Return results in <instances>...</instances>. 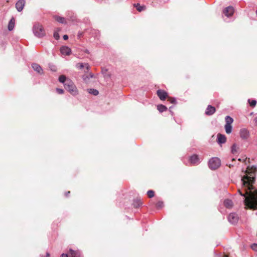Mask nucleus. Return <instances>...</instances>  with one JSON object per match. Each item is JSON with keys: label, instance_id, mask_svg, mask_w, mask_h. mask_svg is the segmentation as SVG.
Wrapping results in <instances>:
<instances>
[{"label": "nucleus", "instance_id": "1", "mask_svg": "<svg viewBox=\"0 0 257 257\" xmlns=\"http://www.w3.org/2000/svg\"><path fill=\"white\" fill-rule=\"evenodd\" d=\"M241 187L238 189L241 196L244 197L246 207L257 209V188L253 184L255 181V172L248 168L241 177Z\"/></svg>", "mask_w": 257, "mask_h": 257}, {"label": "nucleus", "instance_id": "2", "mask_svg": "<svg viewBox=\"0 0 257 257\" xmlns=\"http://www.w3.org/2000/svg\"><path fill=\"white\" fill-rule=\"evenodd\" d=\"M65 88L68 90L72 95H76L78 94V91L74 83L70 80H67L64 83Z\"/></svg>", "mask_w": 257, "mask_h": 257}, {"label": "nucleus", "instance_id": "3", "mask_svg": "<svg viewBox=\"0 0 257 257\" xmlns=\"http://www.w3.org/2000/svg\"><path fill=\"white\" fill-rule=\"evenodd\" d=\"M33 30L34 35L37 37H42L45 34L44 30L39 24L34 25Z\"/></svg>", "mask_w": 257, "mask_h": 257}, {"label": "nucleus", "instance_id": "4", "mask_svg": "<svg viewBox=\"0 0 257 257\" xmlns=\"http://www.w3.org/2000/svg\"><path fill=\"white\" fill-rule=\"evenodd\" d=\"M221 165V161L217 157H213L208 162V166L211 170L217 169Z\"/></svg>", "mask_w": 257, "mask_h": 257}, {"label": "nucleus", "instance_id": "5", "mask_svg": "<svg viewBox=\"0 0 257 257\" xmlns=\"http://www.w3.org/2000/svg\"><path fill=\"white\" fill-rule=\"evenodd\" d=\"M80 252L79 251H74L72 249L69 250V254L62 253L61 257H80Z\"/></svg>", "mask_w": 257, "mask_h": 257}, {"label": "nucleus", "instance_id": "6", "mask_svg": "<svg viewBox=\"0 0 257 257\" xmlns=\"http://www.w3.org/2000/svg\"><path fill=\"white\" fill-rule=\"evenodd\" d=\"M228 220L231 224H235L238 222V216L235 213H231L228 216Z\"/></svg>", "mask_w": 257, "mask_h": 257}, {"label": "nucleus", "instance_id": "7", "mask_svg": "<svg viewBox=\"0 0 257 257\" xmlns=\"http://www.w3.org/2000/svg\"><path fill=\"white\" fill-rule=\"evenodd\" d=\"M234 12V8L231 6H228L223 10V13L227 17H230L232 16Z\"/></svg>", "mask_w": 257, "mask_h": 257}, {"label": "nucleus", "instance_id": "8", "mask_svg": "<svg viewBox=\"0 0 257 257\" xmlns=\"http://www.w3.org/2000/svg\"><path fill=\"white\" fill-rule=\"evenodd\" d=\"M189 162L192 165H196L200 163V160L198 156L193 155L190 157Z\"/></svg>", "mask_w": 257, "mask_h": 257}, {"label": "nucleus", "instance_id": "9", "mask_svg": "<svg viewBox=\"0 0 257 257\" xmlns=\"http://www.w3.org/2000/svg\"><path fill=\"white\" fill-rule=\"evenodd\" d=\"M25 5V0H19L16 4V8L18 12H21Z\"/></svg>", "mask_w": 257, "mask_h": 257}, {"label": "nucleus", "instance_id": "10", "mask_svg": "<svg viewBox=\"0 0 257 257\" xmlns=\"http://www.w3.org/2000/svg\"><path fill=\"white\" fill-rule=\"evenodd\" d=\"M60 52L62 55L69 56L71 53V50L67 46H62L60 48Z\"/></svg>", "mask_w": 257, "mask_h": 257}, {"label": "nucleus", "instance_id": "11", "mask_svg": "<svg viewBox=\"0 0 257 257\" xmlns=\"http://www.w3.org/2000/svg\"><path fill=\"white\" fill-rule=\"evenodd\" d=\"M76 67L77 68L80 70H81L83 68H85L87 70V71H86V72H88L90 69V66L87 63H78L76 65Z\"/></svg>", "mask_w": 257, "mask_h": 257}, {"label": "nucleus", "instance_id": "12", "mask_svg": "<svg viewBox=\"0 0 257 257\" xmlns=\"http://www.w3.org/2000/svg\"><path fill=\"white\" fill-rule=\"evenodd\" d=\"M240 137L242 139H247L249 137V132L245 128H242L240 130Z\"/></svg>", "mask_w": 257, "mask_h": 257}, {"label": "nucleus", "instance_id": "13", "mask_svg": "<svg viewBox=\"0 0 257 257\" xmlns=\"http://www.w3.org/2000/svg\"><path fill=\"white\" fill-rule=\"evenodd\" d=\"M157 93L158 97L161 100H164L167 96V93L162 90H158Z\"/></svg>", "mask_w": 257, "mask_h": 257}, {"label": "nucleus", "instance_id": "14", "mask_svg": "<svg viewBox=\"0 0 257 257\" xmlns=\"http://www.w3.org/2000/svg\"><path fill=\"white\" fill-rule=\"evenodd\" d=\"M226 141L225 135L218 134L217 136V142L219 144H224Z\"/></svg>", "mask_w": 257, "mask_h": 257}, {"label": "nucleus", "instance_id": "15", "mask_svg": "<svg viewBox=\"0 0 257 257\" xmlns=\"http://www.w3.org/2000/svg\"><path fill=\"white\" fill-rule=\"evenodd\" d=\"M215 108L211 105H208L205 110V114L207 115H211L215 112Z\"/></svg>", "mask_w": 257, "mask_h": 257}, {"label": "nucleus", "instance_id": "16", "mask_svg": "<svg viewBox=\"0 0 257 257\" xmlns=\"http://www.w3.org/2000/svg\"><path fill=\"white\" fill-rule=\"evenodd\" d=\"M32 67L34 70L36 71L37 73L39 74H42L43 73V69L41 67L36 63H34L32 64Z\"/></svg>", "mask_w": 257, "mask_h": 257}, {"label": "nucleus", "instance_id": "17", "mask_svg": "<svg viewBox=\"0 0 257 257\" xmlns=\"http://www.w3.org/2000/svg\"><path fill=\"white\" fill-rule=\"evenodd\" d=\"M93 77V74L91 72H90L88 74L83 75L82 76V79L85 82L88 83L90 78H92Z\"/></svg>", "mask_w": 257, "mask_h": 257}, {"label": "nucleus", "instance_id": "18", "mask_svg": "<svg viewBox=\"0 0 257 257\" xmlns=\"http://www.w3.org/2000/svg\"><path fill=\"white\" fill-rule=\"evenodd\" d=\"M239 150V147L235 144H234L231 147V153L234 155H236L238 154Z\"/></svg>", "mask_w": 257, "mask_h": 257}, {"label": "nucleus", "instance_id": "19", "mask_svg": "<svg viewBox=\"0 0 257 257\" xmlns=\"http://www.w3.org/2000/svg\"><path fill=\"white\" fill-rule=\"evenodd\" d=\"M224 205L227 208H231L233 206V202L230 199H225L224 201Z\"/></svg>", "mask_w": 257, "mask_h": 257}, {"label": "nucleus", "instance_id": "20", "mask_svg": "<svg viewBox=\"0 0 257 257\" xmlns=\"http://www.w3.org/2000/svg\"><path fill=\"white\" fill-rule=\"evenodd\" d=\"M15 27V19L14 18H12L11 20L9 21L8 24V30L9 31H12Z\"/></svg>", "mask_w": 257, "mask_h": 257}, {"label": "nucleus", "instance_id": "21", "mask_svg": "<svg viewBox=\"0 0 257 257\" xmlns=\"http://www.w3.org/2000/svg\"><path fill=\"white\" fill-rule=\"evenodd\" d=\"M157 109L160 112H162L167 110V107L163 104H160L157 106Z\"/></svg>", "mask_w": 257, "mask_h": 257}, {"label": "nucleus", "instance_id": "22", "mask_svg": "<svg viewBox=\"0 0 257 257\" xmlns=\"http://www.w3.org/2000/svg\"><path fill=\"white\" fill-rule=\"evenodd\" d=\"M225 124L231 125L233 121V119L232 117L229 116H226L225 117Z\"/></svg>", "mask_w": 257, "mask_h": 257}, {"label": "nucleus", "instance_id": "23", "mask_svg": "<svg viewBox=\"0 0 257 257\" xmlns=\"http://www.w3.org/2000/svg\"><path fill=\"white\" fill-rule=\"evenodd\" d=\"M225 132L227 134H230L232 132V126L231 125L225 124Z\"/></svg>", "mask_w": 257, "mask_h": 257}, {"label": "nucleus", "instance_id": "24", "mask_svg": "<svg viewBox=\"0 0 257 257\" xmlns=\"http://www.w3.org/2000/svg\"><path fill=\"white\" fill-rule=\"evenodd\" d=\"M134 6L136 8L137 10L139 12H142L145 9V6H141L139 4H135Z\"/></svg>", "mask_w": 257, "mask_h": 257}, {"label": "nucleus", "instance_id": "25", "mask_svg": "<svg viewBox=\"0 0 257 257\" xmlns=\"http://www.w3.org/2000/svg\"><path fill=\"white\" fill-rule=\"evenodd\" d=\"M142 204V202L140 199L135 200L133 203V205L135 207H138Z\"/></svg>", "mask_w": 257, "mask_h": 257}, {"label": "nucleus", "instance_id": "26", "mask_svg": "<svg viewBox=\"0 0 257 257\" xmlns=\"http://www.w3.org/2000/svg\"><path fill=\"white\" fill-rule=\"evenodd\" d=\"M88 92L89 93L92 94L95 96L97 95L99 93L98 91L95 89H88Z\"/></svg>", "mask_w": 257, "mask_h": 257}, {"label": "nucleus", "instance_id": "27", "mask_svg": "<svg viewBox=\"0 0 257 257\" xmlns=\"http://www.w3.org/2000/svg\"><path fill=\"white\" fill-rule=\"evenodd\" d=\"M68 79H66V77L64 75H61L59 78V81L64 84Z\"/></svg>", "mask_w": 257, "mask_h": 257}, {"label": "nucleus", "instance_id": "28", "mask_svg": "<svg viewBox=\"0 0 257 257\" xmlns=\"http://www.w3.org/2000/svg\"><path fill=\"white\" fill-rule=\"evenodd\" d=\"M56 20L61 23H64L65 22V19L63 17H56Z\"/></svg>", "mask_w": 257, "mask_h": 257}, {"label": "nucleus", "instance_id": "29", "mask_svg": "<svg viewBox=\"0 0 257 257\" xmlns=\"http://www.w3.org/2000/svg\"><path fill=\"white\" fill-rule=\"evenodd\" d=\"M164 206V203L163 202V201H159L157 202V203L156 204V206L158 208H161L163 207Z\"/></svg>", "mask_w": 257, "mask_h": 257}, {"label": "nucleus", "instance_id": "30", "mask_svg": "<svg viewBox=\"0 0 257 257\" xmlns=\"http://www.w3.org/2000/svg\"><path fill=\"white\" fill-rule=\"evenodd\" d=\"M248 101L249 102L250 105L251 107H254L256 104V101L255 100H252L250 101V99H248Z\"/></svg>", "mask_w": 257, "mask_h": 257}, {"label": "nucleus", "instance_id": "31", "mask_svg": "<svg viewBox=\"0 0 257 257\" xmlns=\"http://www.w3.org/2000/svg\"><path fill=\"white\" fill-rule=\"evenodd\" d=\"M147 194L149 198H152L154 196V192L153 190H149L147 192Z\"/></svg>", "mask_w": 257, "mask_h": 257}, {"label": "nucleus", "instance_id": "32", "mask_svg": "<svg viewBox=\"0 0 257 257\" xmlns=\"http://www.w3.org/2000/svg\"><path fill=\"white\" fill-rule=\"evenodd\" d=\"M54 37L56 40H58L59 39L60 37L58 32H55L54 33Z\"/></svg>", "mask_w": 257, "mask_h": 257}, {"label": "nucleus", "instance_id": "33", "mask_svg": "<svg viewBox=\"0 0 257 257\" xmlns=\"http://www.w3.org/2000/svg\"><path fill=\"white\" fill-rule=\"evenodd\" d=\"M56 91L59 94H63L64 93V90L60 88H57Z\"/></svg>", "mask_w": 257, "mask_h": 257}, {"label": "nucleus", "instance_id": "34", "mask_svg": "<svg viewBox=\"0 0 257 257\" xmlns=\"http://www.w3.org/2000/svg\"><path fill=\"white\" fill-rule=\"evenodd\" d=\"M169 100L171 103H173L176 102V99L174 98H170Z\"/></svg>", "mask_w": 257, "mask_h": 257}, {"label": "nucleus", "instance_id": "35", "mask_svg": "<svg viewBox=\"0 0 257 257\" xmlns=\"http://www.w3.org/2000/svg\"><path fill=\"white\" fill-rule=\"evenodd\" d=\"M251 248L253 250H255L257 249V244L254 243L251 245Z\"/></svg>", "mask_w": 257, "mask_h": 257}, {"label": "nucleus", "instance_id": "36", "mask_svg": "<svg viewBox=\"0 0 257 257\" xmlns=\"http://www.w3.org/2000/svg\"><path fill=\"white\" fill-rule=\"evenodd\" d=\"M63 39L65 40H67L68 39V36L67 35H65L63 36Z\"/></svg>", "mask_w": 257, "mask_h": 257}, {"label": "nucleus", "instance_id": "37", "mask_svg": "<svg viewBox=\"0 0 257 257\" xmlns=\"http://www.w3.org/2000/svg\"><path fill=\"white\" fill-rule=\"evenodd\" d=\"M51 70H52L53 71H55L56 70L55 66H53V68H51Z\"/></svg>", "mask_w": 257, "mask_h": 257}, {"label": "nucleus", "instance_id": "38", "mask_svg": "<svg viewBox=\"0 0 257 257\" xmlns=\"http://www.w3.org/2000/svg\"><path fill=\"white\" fill-rule=\"evenodd\" d=\"M254 122L257 125V117L254 118Z\"/></svg>", "mask_w": 257, "mask_h": 257}, {"label": "nucleus", "instance_id": "39", "mask_svg": "<svg viewBox=\"0 0 257 257\" xmlns=\"http://www.w3.org/2000/svg\"><path fill=\"white\" fill-rule=\"evenodd\" d=\"M70 193V191H68V192H67L66 193V194H65V195H66V196H68V195Z\"/></svg>", "mask_w": 257, "mask_h": 257}, {"label": "nucleus", "instance_id": "40", "mask_svg": "<svg viewBox=\"0 0 257 257\" xmlns=\"http://www.w3.org/2000/svg\"><path fill=\"white\" fill-rule=\"evenodd\" d=\"M172 107H173L172 106H171V107L169 108V110H170V112H172V111H171V109H172Z\"/></svg>", "mask_w": 257, "mask_h": 257}, {"label": "nucleus", "instance_id": "41", "mask_svg": "<svg viewBox=\"0 0 257 257\" xmlns=\"http://www.w3.org/2000/svg\"><path fill=\"white\" fill-rule=\"evenodd\" d=\"M49 256H50L49 253H47V257H49Z\"/></svg>", "mask_w": 257, "mask_h": 257}, {"label": "nucleus", "instance_id": "42", "mask_svg": "<svg viewBox=\"0 0 257 257\" xmlns=\"http://www.w3.org/2000/svg\"><path fill=\"white\" fill-rule=\"evenodd\" d=\"M223 257H228V256L225 255H224Z\"/></svg>", "mask_w": 257, "mask_h": 257}, {"label": "nucleus", "instance_id": "43", "mask_svg": "<svg viewBox=\"0 0 257 257\" xmlns=\"http://www.w3.org/2000/svg\"><path fill=\"white\" fill-rule=\"evenodd\" d=\"M256 215H257V212H256Z\"/></svg>", "mask_w": 257, "mask_h": 257}]
</instances>
